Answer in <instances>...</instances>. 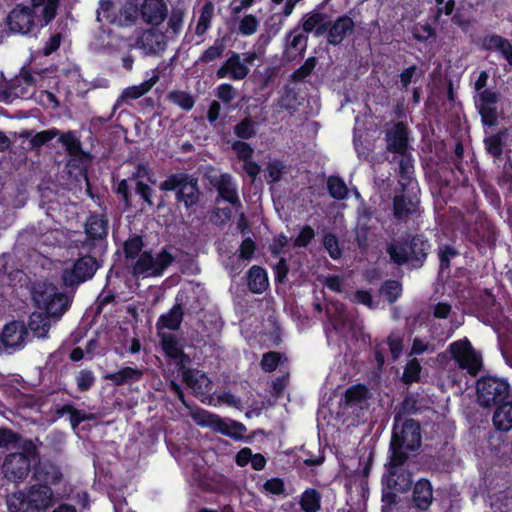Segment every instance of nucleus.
Returning a JSON list of instances; mask_svg holds the SVG:
<instances>
[{
    "mask_svg": "<svg viewBox=\"0 0 512 512\" xmlns=\"http://www.w3.org/2000/svg\"><path fill=\"white\" fill-rule=\"evenodd\" d=\"M430 250L431 242L423 233L406 232L393 238L386 246L392 264H408L413 269H419L425 264Z\"/></svg>",
    "mask_w": 512,
    "mask_h": 512,
    "instance_id": "1",
    "label": "nucleus"
},
{
    "mask_svg": "<svg viewBox=\"0 0 512 512\" xmlns=\"http://www.w3.org/2000/svg\"><path fill=\"white\" fill-rule=\"evenodd\" d=\"M163 192L175 193V206L192 212L201 202L202 192L196 176L187 172L169 174L159 185Z\"/></svg>",
    "mask_w": 512,
    "mask_h": 512,
    "instance_id": "2",
    "label": "nucleus"
},
{
    "mask_svg": "<svg viewBox=\"0 0 512 512\" xmlns=\"http://www.w3.org/2000/svg\"><path fill=\"white\" fill-rule=\"evenodd\" d=\"M84 238L76 240V247L89 253L106 254L109 220L105 213L90 212L83 225Z\"/></svg>",
    "mask_w": 512,
    "mask_h": 512,
    "instance_id": "3",
    "label": "nucleus"
},
{
    "mask_svg": "<svg viewBox=\"0 0 512 512\" xmlns=\"http://www.w3.org/2000/svg\"><path fill=\"white\" fill-rule=\"evenodd\" d=\"M78 249V258L73 261L71 267L65 268L62 272V282L65 287L73 288L91 280L97 270L102 266L105 254L89 253Z\"/></svg>",
    "mask_w": 512,
    "mask_h": 512,
    "instance_id": "4",
    "label": "nucleus"
},
{
    "mask_svg": "<svg viewBox=\"0 0 512 512\" xmlns=\"http://www.w3.org/2000/svg\"><path fill=\"white\" fill-rule=\"evenodd\" d=\"M476 401L483 408H492L512 398V389L506 378L490 374L476 381Z\"/></svg>",
    "mask_w": 512,
    "mask_h": 512,
    "instance_id": "5",
    "label": "nucleus"
},
{
    "mask_svg": "<svg viewBox=\"0 0 512 512\" xmlns=\"http://www.w3.org/2000/svg\"><path fill=\"white\" fill-rule=\"evenodd\" d=\"M407 450H389L387 473L382 477V485L405 493L412 485V472L409 470L410 455Z\"/></svg>",
    "mask_w": 512,
    "mask_h": 512,
    "instance_id": "6",
    "label": "nucleus"
},
{
    "mask_svg": "<svg viewBox=\"0 0 512 512\" xmlns=\"http://www.w3.org/2000/svg\"><path fill=\"white\" fill-rule=\"evenodd\" d=\"M172 457L178 464L189 472L199 485L205 491H213L214 487L207 478L208 462L206 454L210 450H169ZM214 452L216 450H213Z\"/></svg>",
    "mask_w": 512,
    "mask_h": 512,
    "instance_id": "7",
    "label": "nucleus"
},
{
    "mask_svg": "<svg viewBox=\"0 0 512 512\" xmlns=\"http://www.w3.org/2000/svg\"><path fill=\"white\" fill-rule=\"evenodd\" d=\"M33 300L44 314L56 319H59L69 308L68 297L52 283L39 284L34 290Z\"/></svg>",
    "mask_w": 512,
    "mask_h": 512,
    "instance_id": "8",
    "label": "nucleus"
},
{
    "mask_svg": "<svg viewBox=\"0 0 512 512\" xmlns=\"http://www.w3.org/2000/svg\"><path fill=\"white\" fill-rule=\"evenodd\" d=\"M175 257L171 254L168 247H163L156 257L151 251H143L132 267L134 276L160 277L166 269L174 262Z\"/></svg>",
    "mask_w": 512,
    "mask_h": 512,
    "instance_id": "9",
    "label": "nucleus"
},
{
    "mask_svg": "<svg viewBox=\"0 0 512 512\" xmlns=\"http://www.w3.org/2000/svg\"><path fill=\"white\" fill-rule=\"evenodd\" d=\"M463 233L466 240L473 244L481 255L486 254L488 250H493L496 246V229L487 219L478 217L466 225Z\"/></svg>",
    "mask_w": 512,
    "mask_h": 512,
    "instance_id": "10",
    "label": "nucleus"
},
{
    "mask_svg": "<svg viewBox=\"0 0 512 512\" xmlns=\"http://www.w3.org/2000/svg\"><path fill=\"white\" fill-rule=\"evenodd\" d=\"M389 448H422L420 423L412 418L394 422Z\"/></svg>",
    "mask_w": 512,
    "mask_h": 512,
    "instance_id": "11",
    "label": "nucleus"
},
{
    "mask_svg": "<svg viewBox=\"0 0 512 512\" xmlns=\"http://www.w3.org/2000/svg\"><path fill=\"white\" fill-rule=\"evenodd\" d=\"M417 190L410 192H402L401 188L396 190L392 198V215L395 221L399 224L407 223V221L419 214L420 198L418 197Z\"/></svg>",
    "mask_w": 512,
    "mask_h": 512,
    "instance_id": "12",
    "label": "nucleus"
},
{
    "mask_svg": "<svg viewBox=\"0 0 512 512\" xmlns=\"http://www.w3.org/2000/svg\"><path fill=\"white\" fill-rule=\"evenodd\" d=\"M39 450L16 451L6 456L3 463V469L6 477L13 481H22L31 470L30 458L39 456Z\"/></svg>",
    "mask_w": 512,
    "mask_h": 512,
    "instance_id": "13",
    "label": "nucleus"
},
{
    "mask_svg": "<svg viewBox=\"0 0 512 512\" xmlns=\"http://www.w3.org/2000/svg\"><path fill=\"white\" fill-rule=\"evenodd\" d=\"M501 93L495 89L481 91L475 97V107L481 117L483 126L495 127L498 125V107Z\"/></svg>",
    "mask_w": 512,
    "mask_h": 512,
    "instance_id": "14",
    "label": "nucleus"
},
{
    "mask_svg": "<svg viewBox=\"0 0 512 512\" xmlns=\"http://www.w3.org/2000/svg\"><path fill=\"white\" fill-rule=\"evenodd\" d=\"M36 12L33 8L17 4L7 15L6 25L11 34H30L35 26Z\"/></svg>",
    "mask_w": 512,
    "mask_h": 512,
    "instance_id": "15",
    "label": "nucleus"
},
{
    "mask_svg": "<svg viewBox=\"0 0 512 512\" xmlns=\"http://www.w3.org/2000/svg\"><path fill=\"white\" fill-rule=\"evenodd\" d=\"M336 456L341 461V467L343 471L346 473H350L351 482L354 479L356 481V478L360 477V485L363 487L364 485H367V478L370 474L371 470V462H372V455L373 450H370V455L367 461L364 462V455H357L358 450H351L354 452L352 456L347 455L346 460H344L342 456V450H335Z\"/></svg>",
    "mask_w": 512,
    "mask_h": 512,
    "instance_id": "16",
    "label": "nucleus"
},
{
    "mask_svg": "<svg viewBox=\"0 0 512 512\" xmlns=\"http://www.w3.org/2000/svg\"><path fill=\"white\" fill-rule=\"evenodd\" d=\"M386 150L402 155L409 151V131L406 123L399 121L385 131Z\"/></svg>",
    "mask_w": 512,
    "mask_h": 512,
    "instance_id": "17",
    "label": "nucleus"
},
{
    "mask_svg": "<svg viewBox=\"0 0 512 512\" xmlns=\"http://www.w3.org/2000/svg\"><path fill=\"white\" fill-rule=\"evenodd\" d=\"M2 333L4 342L8 349L20 350L30 341V333L24 321L13 320L5 324Z\"/></svg>",
    "mask_w": 512,
    "mask_h": 512,
    "instance_id": "18",
    "label": "nucleus"
},
{
    "mask_svg": "<svg viewBox=\"0 0 512 512\" xmlns=\"http://www.w3.org/2000/svg\"><path fill=\"white\" fill-rule=\"evenodd\" d=\"M250 72L248 66L242 63L240 54L232 52L224 63L217 69L216 76L218 79L230 78L234 81L245 79Z\"/></svg>",
    "mask_w": 512,
    "mask_h": 512,
    "instance_id": "19",
    "label": "nucleus"
},
{
    "mask_svg": "<svg viewBox=\"0 0 512 512\" xmlns=\"http://www.w3.org/2000/svg\"><path fill=\"white\" fill-rule=\"evenodd\" d=\"M398 186L403 192H410L418 189V182L415 178L414 157L411 152L399 155Z\"/></svg>",
    "mask_w": 512,
    "mask_h": 512,
    "instance_id": "20",
    "label": "nucleus"
},
{
    "mask_svg": "<svg viewBox=\"0 0 512 512\" xmlns=\"http://www.w3.org/2000/svg\"><path fill=\"white\" fill-rule=\"evenodd\" d=\"M36 78L30 70L22 68L20 75L11 80L7 88L2 92L3 100L7 101L11 98L25 97L27 94V87L36 85Z\"/></svg>",
    "mask_w": 512,
    "mask_h": 512,
    "instance_id": "21",
    "label": "nucleus"
},
{
    "mask_svg": "<svg viewBox=\"0 0 512 512\" xmlns=\"http://www.w3.org/2000/svg\"><path fill=\"white\" fill-rule=\"evenodd\" d=\"M212 185L218 193L217 199H222L235 208L241 207L237 186L229 173L221 174L219 179L212 181Z\"/></svg>",
    "mask_w": 512,
    "mask_h": 512,
    "instance_id": "22",
    "label": "nucleus"
},
{
    "mask_svg": "<svg viewBox=\"0 0 512 512\" xmlns=\"http://www.w3.org/2000/svg\"><path fill=\"white\" fill-rule=\"evenodd\" d=\"M354 29L355 23L353 19L347 14L340 15L332 22L326 39L327 43L332 46L340 45L346 37L353 34Z\"/></svg>",
    "mask_w": 512,
    "mask_h": 512,
    "instance_id": "23",
    "label": "nucleus"
},
{
    "mask_svg": "<svg viewBox=\"0 0 512 512\" xmlns=\"http://www.w3.org/2000/svg\"><path fill=\"white\" fill-rule=\"evenodd\" d=\"M160 344L165 356L172 360L176 366L183 367L191 362L190 356L181 348L175 335L163 334Z\"/></svg>",
    "mask_w": 512,
    "mask_h": 512,
    "instance_id": "24",
    "label": "nucleus"
},
{
    "mask_svg": "<svg viewBox=\"0 0 512 512\" xmlns=\"http://www.w3.org/2000/svg\"><path fill=\"white\" fill-rule=\"evenodd\" d=\"M140 12L144 22L159 25L167 17L168 8L164 0H144Z\"/></svg>",
    "mask_w": 512,
    "mask_h": 512,
    "instance_id": "25",
    "label": "nucleus"
},
{
    "mask_svg": "<svg viewBox=\"0 0 512 512\" xmlns=\"http://www.w3.org/2000/svg\"><path fill=\"white\" fill-rule=\"evenodd\" d=\"M480 47L486 51L499 52L512 66V44L507 38L498 34H489L481 39Z\"/></svg>",
    "mask_w": 512,
    "mask_h": 512,
    "instance_id": "26",
    "label": "nucleus"
},
{
    "mask_svg": "<svg viewBox=\"0 0 512 512\" xmlns=\"http://www.w3.org/2000/svg\"><path fill=\"white\" fill-rule=\"evenodd\" d=\"M412 502L414 507L427 511L433 502V487L426 478L419 479L413 487Z\"/></svg>",
    "mask_w": 512,
    "mask_h": 512,
    "instance_id": "27",
    "label": "nucleus"
},
{
    "mask_svg": "<svg viewBox=\"0 0 512 512\" xmlns=\"http://www.w3.org/2000/svg\"><path fill=\"white\" fill-rule=\"evenodd\" d=\"M210 417V425L215 431L235 440L244 438L247 429L242 423L233 420L227 421L216 415H210Z\"/></svg>",
    "mask_w": 512,
    "mask_h": 512,
    "instance_id": "28",
    "label": "nucleus"
},
{
    "mask_svg": "<svg viewBox=\"0 0 512 512\" xmlns=\"http://www.w3.org/2000/svg\"><path fill=\"white\" fill-rule=\"evenodd\" d=\"M136 44L146 54H155L164 50V35L156 29L150 28L142 33V35L137 39Z\"/></svg>",
    "mask_w": 512,
    "mask_h": 512,
    "instance_id": "29",
    "label": "nucleus"
},
{
    "mask_svg": "<svg viewBox=\"0 0 512 512\" xmlns=\"http://www.w3.org/2000/svg\"><path fill=\"white\" fill-rule=\"evenodd\" d=\"M492 423L499 432H508L512 429V398L493 407Z\"/></svg>",
    "mask_w": 512,
    "mask_h": 512,
    "instance_id": "30",
    "label": "nucleus"
},
{
    "mask_svg": "<svg viewBox=\"0 0 512 512\" xmlns=\"http://www.w3.org/2000/svg\"><path fill=\"white\" fill-rule=\"evenodd\" d=\"M58 141L65 148L67 154L80 161H90L91 155L82 148L81 141L76 137L73 131L62 133Z\"/></svg>",
    "mask_w": 512,
    "mask_h": 512,
    "instance_id": "31",
    "label": "nucleus"
},
{
    "mask_svg": "<svg viewBox=\"0 0 512 512\" xmlns=\"http://www.w3.org/2000/svg\"><path fill=\"white\" fill-rule=\"evenodd\" d=\"M143 376L144 370L137 367L125 366L116 372L106 374L104 378L111 381L115 386H123L138 382Z\"/></svg>",
    "mask_w": 512,
    "mask_h": 512,
    "instance_id": "32",
    "label": "nucleus"
},
{
    "mask_svg": "<svg viewBox=\"0 0 512 512\" xmlns=\"http://www.w3.org/2000/svg\"><path fill=\"white\" fill-rule=\"evenodd\" d=\"M179 298L176 297V303L172 306V308L158 318L156 322V328L158 330L168 329V330H178L183 321L184 311L182 304L178 302Z\"/></svg>",
    "mask_w": 512,
    "mask_h": 512,
    "instance_id": "33",
    "label": "nucleus"
},
{
    "mask_svg": "<svg viewBox=\"0 0 512 512\" xmlns=\"http://www.w3.org/2000/svg\"><path fill=\"white\" fill-rule=\"evenodd\" d=\"M247 286L254 294H262L269 286L268 274L264 268L253 265L247 272Z\"/></svg>",
    "mask_w": 512,
    "mask_h": 512,
    "instance_id": "34",
    "label": "nucleus"
},
{
    "mask_svg": "<svg viewBox=\"0 0 512 512\" xmlns=\"http://www.w3.org/2000/svg\"><path fill=\"white\" fill-rule=\"evenodd\" d=\"M421 406L419 404V394L409 392L404 397L402 402L395 408L393 422L396 424L402 421V418L407 415H414L420 412Z\"/></svg>",
    "mask_w": 512,
    "mask_h": 512,
    "instance_id": "35",
    "label": "nucleus"
},
{
    "mask_svg": "<svg viewBox=\"0 0 512 512\" xmlns=\"http://www.w3.org/2000/svg\"><path fill=\"white\" fill-rule=\"evenodd\" d=\"M36 493L23 492L13 493L7 497V507L9 512H34L33 505L31 502L34 500Z\"/></svg>",
    "mask_w": 512,
    "mask_h": 512,
    "instance_id": "36",
    "label": "nucleus"
},
{
    "mask_svg": "<svg viewBox=\"0 0 512 512\" xmlns=\"http://www.w3.org/2000/svg\"><path fill=\"white\" fill-rule=\"evenodd\" d=\"M50 318L43 312H33L29 316L28 325H26L28 332L31 331L34 337L46 338L51 327Z\"/></svg>",
    "mask_w": 512,
    "mask_h": 512,
    "instance_id": "37",
    "label": "nucleus"
},
{
    "mask_svg": "<svg viewBox=\"0 0 512 512\" xmlns=\"http://www.w3.org/2000/svg\"><path fill=\"white\" fill-rule=\"evenodd\" d=\"M35 471L37 478L46 485L58 484L62 479L60 468L50 461L39 462Z\"/></svg>",
    "mask_w": 512,
    "mask_h": 512,
    "instance_id": "38",
    "label": "nucleus"
},
{
    "mask_svg": "<svg viewBox=\"0 0 512 512\" xmlns=\"http://www.w3.org/2000/svg\"><path fill=\"white\" fill-rule=\"evenodd\" d=\"M506 136L507 130L502 129L495 134L485 137L483 142L486 152L492 157L500 159L502 157L503 150L506 145Z\"/></svg>",
    "mask_w": 512,
    "mask_h": 512,
    "instance_id": "39",
    "label": "nucleus"
},
{
    "mask_svg": "<svg viewBox=\"0 0 512 512\" xmlns=\"http://www.w3.org/2000/svg\"><path fill=\"white\" fill-rule=\"evenodd\" d=\"M160 72L157 69L152 70V75L139 85L128 87L123 92V97L128 99H138L148 93L152 87L158 82Z\"/></svg>",
    "mask_w": 512,
    "mask_h": 512,
    "instance_id": "40",
    "label": "nucleus"
},
{
    "mask_svg": "<svg viewBox=\"0 0 512 512\" xmlns=\"http://www.w3.org/2000/svg\"><path fill=\"white\" fill-rule=\"evenodd\" d=\"M31 6L30 8H33L35 11L36 8L43 6L42 9V18H41V27L47 26L49 23H51L56 15H57V9L59 6L60 0H30Z\"/></svg>",
    "mask_w": 512,
    "mask_h": 512,
    "instance_id": "41",
    "label": "nucleus"
},
{
    "mask_svg": "<svg viewBox=\"0 0 512 512\" xmlns=\"http://www.w3.org/2000/svg\"><path fill=\"white\" fill-rule=\"evenodd\" d=\"M322 496L315 488H307L300 496V507L304 512H318L321 509Z\"/></svg>",
    "mask_w": 512,
    "mask_h": 512,
    "instance_id": "42",
    "label": "nucleus"
},
{
    "mask_svg": "<svg viewBox=\"0 0 512 512\" xmlns=\"http://www.w3.org/2000/svg\"><path fill=\"white\" fill-rule=\"evenodd\" d=\"M21 436L7 427L0 428V448H36L31 441L21 446Z\"/></svg>",
    "mask_w": 512,
    "mask_h": 512,
    "instance_id": "43",
    "label": "nucleus"
},
{
    "mask_svg": "<svg viewBox=\"0 0 512 512\" xmlns=\"http://www.w3.org/2000/svg\"><path fill=\"white\" fill-rule=\"evenodd\" d=\"M143 237L138 234L129 236L123 243V253L126 260L136 259L144 248Z\"/></svg>",
    "mask_w": 512,
    "mask_h": 512,
    "instance_id": "44",
    "label": "nucleus"
},
{
    "mask_svg": "<svg viewBox=\"0 0 512 512\" xmlns=\"http://www.w3.org/2000/svg\"><path fill=\"white\" fill-rule=\"evenodd\" d=\"M459 255L460 252L454 246L447 243L439 244L437 247V256L439 259L440 270H449L451 267V261Z\"/></svg>",
    "mask_w": 512,
    "mask_h": 512,
    "instance_id": "45",
    "label": "nucleus"
},
{
    "mask_svg": "<svg viewBox=\"0 0 512 512\" xmlns=\"http://www.w3.org/2000/svg\"><path fill=\"white\" fill-rule=\"evenodd\" d=\"M329 195L336 200H344L348 196V188L344 180L338 175H331L327 179Z\"/></svg>",
    "mask_w": 512,
    "mask_h": 512,
    "instance_id": "46",
    "label": "nucleus"
},
{
    "mask_svg": "<svg viewBox=\"0 0 512 512\" xmlns=\"http://www.w3.org/2000/svg\"><path fill=\"white\" fill-rule=\"evenodd\" d=\"M234 134L239 139L248 140L253 138L257 133V123L252 120L251 117L247 116L241 119L234 126Z\"/></svg>",
    "mask_w": 512,
    "mask_h": 512,
    "instance_id": "47",
    "label": "nucleus"
},
{
    "mask_svg": "<svg viewBox=\"0 0 512 512\" xmlns=\"http://www.w3.org/2000/svg\"><path fill=\"white\" fill-rule=\"evenodd\" d=\"M213 14L214 5L212 2L208 1L201 8L200 16L195 28V33L198 36L205 34V32L210 28Z\"/></svg>",
    "mask_w": 512,
    "mask_h": 512,
    "instance_id": "48",
    "label": "nucleus"
},
{
    "mask_svg": "<svg viewBox=\"0 0 512 512\" xmlns=\"http://www.w3.org/2000/svg\"><path fill=\"white\" fill-rule=\"evenodd\" d=\"M421 371L422 366L419 360L417 358H412L408 360L404 366L401 381L406 385L418 382L420 380Z\"/></svg>",
    "mask_w": 512,
    "mask_h": 512,
    "instance_id": "49",
    "label": "nucleus"
},
{
    "mask_svg": "<svg viewBox=\"0 0 512 512\" xmlns=\"http://www.w3.org/2000/svg\"><path fill=\"white\" fill-rule=\"evenodd\" d=\"M29 492H35L36 495L34 500L36 502H31L33 505V509L35 511H39L48 507L51 501L52 490L48 485H40L38 487H32Z\"/></svg>",
    "mask_w": 512,
    "mask_h": 512,
    "instance_id": "50",
    "label": "nucleus"
},
{
    "mask_svg": "<svg viewBox=\"0 0 512 512\" xmlns=\"http://www.w3.org/2000/svg\"><path fill=\"white\" fill-rule=\"evenodd\" d=\"M225 51V45L222 39H216L210 47H208L202 54L199 56L197 62L199 63H210L219 59L223 56Z\"/></svg>",
    "mask_w": 512,
    "mask_h": 512,
    "instance_id": "51",
    "label": "nucleus"
},
{
    "mask_svg": "<svg viewBox=\"0 0 512 512\" xmlns=\"http://www.w3.org/2000/svg\"><path fill=\"white\" fill-rule=\"evenodd\" d=\"M284 24L283 18L280 15L273 14L265 22L266 34H261L259 39L263 40L264 43H268L273 37H275Z\"/></svg>",
    "mask_w": 512,
    "mask_h": 512,
    "instance_id": "52",
    "label": "nucleus"
},
{
    "mask_svg": "<svg viewBox=\"0 0 512 512\" xmlns=\"http://www.w3.org/2000/svg\"><path fill=\"white\" fill-rule=\"evenodd\" d=\"M474 350L475 349L471 342L467 338L454 341L449 345V352L451 353L452 358L457 362H460Z\"/></svg>",
    "mask_w": 512,
    "mask_h": 512,
    "instance_id": "53",
    "label": "nucleus"
},
{
    "mask_svg": "<svg viewBox=\"0 0 512 512\" xmlns=\"http://www.w3.org/2000/svg\"><path fill=\"white\" fill-rule=\"evenodd\" d=\"M380 292L386 297L389 303H394L402 294V285L397 280H386L381 285Z\"/></svg>",
    "mask_w": 512,
    "mask_h": 512,
    "instance_id": "54",
    "label": "nucleus"
},
{
    "mask_svg": "<svg viewBox=\"0 0 512 512\" xmlns=\"http://www.w3.org/2000/svg\"><path fill=\"white\" fill-rule=\"evenodd\" d=\"M458 363L462 368L467 369L468 373L473 376L477 375L483 366L482 357L475 350Z\"/></svg>",
    "mask_w": 512,
    "mask_h": 512,
    "instance_id": "55",
    "label": "nucleus"
},
{
    "mask_svg": "<svg viewBox=\"0 0 512 512\" xmlns=\"http://www.w3.org/2000/svg\"><path fill=\"white\" fill-rule=\"evenodd\" d=\"M283 354L277 351H269L262 355L260 366L266 373H271L277 369L281 363Z\"/></svg>",
    "mask_w": 512,
    "mask_h": 512,
    "instance_id": "56",
    "label": "nucleus"
},
{
    "mask_svg": "<svg viewBox=\"0 0 512 512\" xmlns=\"http://www.w3.org/2000/svg\"><path fill=\"white\" fill-rule=\"evenodd\" d=\"M75 381H76L78 391L86 392L94 386V384L96 382V377L92 370L81 369L76 374Z\"/></svg>",
    "mask_w": 512,
    "mask_h": 512,
    "instance_id": "57",
    "label": "nucleus"
},
{
    "mask_svg": "<svg viewBox=\"0 0 512 512\" xmlns=\"http://www.w3.org/2000/svg\"><path fill=\"white\" fill-rule=\"evenodd\" d=\"M412 35L418 42H427L429 39L436 38V29L429 23H417L412 28Z\"/></svg>",
    "mask_w": 512,
    "mask_h": 512,
    "instance_id": "58",
    "label": "nucleus"
},
{
    "mask_svg": "<svg viewBox=\"0 0 512 512\" xmlns=\"http://www.w3.org/2000/svg\"><path fill=\"white\" fill-rule=\"evenodd\" d=\"M323 246L333 260L341 258L342 250L339 246V240L335 234L331 232L324 234Z\"/></svg>",
    "mask_w": 512,
    "mask_h": 512,
    "instance_id": "59",
    "label": "nucleus"
},
{
    "mask_svg": "<svg viewBox=\"0 0 512 512\" xmlns=\"http://www.w3.org/2000/svg\"><path fill=\"white\" fill-rule=\"evenodd\" d=\"M58 134H59V130L57 128H51V129L37 132L30 139L31 149H36V148L42 147L43 145H45L48 142H50L51 140H53Z\"/></svg>",
    "mask_w": 512,
    "mask_h": 512,
    "instance_id": "60",
    "label": "nucleus"
},
{
    "mask_svg": "<svg viewBox=\"0 0 512 512\" xmlns=\"http://www.w3.org/2000/svg\"><path fill=\"white\" fill-rule=\"evenodd\" d=\"M368 389L364 384L349 387L345 392V401L348 404L360 403L366 399Z\"/></svg>",
    "mask_w": 512,
    "mask_h": 512,
    "instance_id": "61",
    "label": "nucleus"
},
{
    "mask_svg": "<svg viewBox=\"0 0 512 512\" xmlns=\"http://www.w3.org/2000/svg\"><path fill=\"white\" fill-rule=\"evenodd\" d=\"M169 98L174 104L185 111H190L195 104L193 96L185 91H173L170 93Z\"/></svg>",
    "mask_w": 512,
    "mask_h": 512,
    "instance_id": "62",
    "label": "nucleus"
},
{
    "mask_svg": "<svg viewBox=\"0 0 512 512\" xmlns=\"http://www.w3.org/2000/svg\"><path fill=\"white\" fill-rule=\"evenodd\" d=\"M259 26L257 17L253 14L245 15L239 22L238 32L243 36L253 35Z\"/></svg>",
    "mask_w": 512,
    "mask_h": 512,
    "instance_id": "63",
    "label": "nucleus"
},
{
    "mask_svg": "<svg viewBox=\"0 0 512 512\" xmlns=\"http://www.w3.org/2000/svg\"><path fill=\"white\" fill-rule=\"evenodd\" d=\"M326 17L327 15L325 13L313 11L303 18L302 29L306 33H311L318 24H321L326 19Z\"/></svg>",
    "mask_w": 512,
    "mask_h": 512,
    "instance_id": "64",
    "label": "nucleus"
}]
</instances>
